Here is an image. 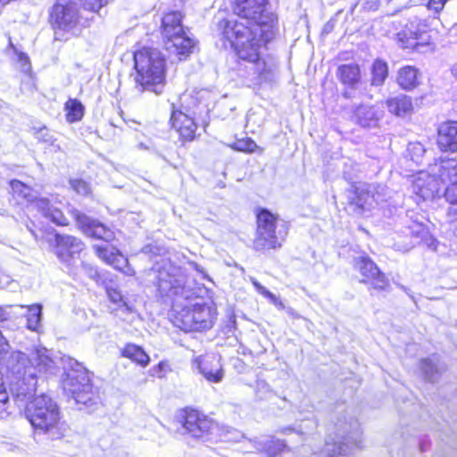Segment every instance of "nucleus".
Segmentation results:
<instances>
[{
    "label": "nucleus",
    "instance_id": "6ab92c4d",
    "mask_svg": "<svg viewBox=\"0 0 457 457\" xmlns=\"http://www.w3.org/2000/svg\"><path fill=\"white\" fill-rule=\"evenodd\" d=\"M385 104L392 115L399 118L410 117L415 111L412 97L405 94L386 98Z\"/></svg>",
    "mask_w": 457,
    "mask_h": 457
},
{
    "label": "nucleus",
    "instance_id": "f8f14e48",
    "mask_svg": "<svg viewBox=\"0 0 457 457\" xmlns=\"http://www.w3.org/2000/svg\"><path fill=\"white\" fill-rule=\"evenodd\" d=\"M163 42L164 49L177 62L187 61L197 49L198 41L187 35V31Z\"/></svg>",
    "mask_w": 457,
    "mask_h": 457
},
{
    "label": "nucleus",
    "instance_id": "f03ea898",
    "mask_svg": "<svg viewBox=\"0 0 457 457\" xmlns=\"http://www.w3.org/2000/svg\"><path fill=\"white\" fill-rule=\"evenodd\" d=\"M133 67L134 81L141 91L161 92L159 87L166 82L167 62L158 49L137 43L133 53Z\"/></svg>",
    "mask_w": 457,
    "mask_h": 457
},
{
    "label": "nucleus",
    "instance_id": "a18cd8bd",
    "mask_svg": "<svg viewBox=\"0 0 457 457\" xmlns=\"http://www.w3.org/2000/svg\"><path fill=\"white\" fill-rule=\"evenodd\" d=\"M379 5H380L379 0H369V1L365 2L364 8L367 11H376V10H378Z\"/></svg>",
    "mask_w": 457,
    "mask_h": 457
},
{
    "label": "nucleus",
    "instance_id": "72a5a7b5",
    "mask_svg": "<svg viewBox=\"0 0 457 457\" xmlns=\"http://www.w3.org/2000/svg\"><path fill=\"white\" fill-rule=\"evenodd\" d=\"M42 307L40 304H32L28 307L26 313L27 328L32 331L37 330L40 325Z\"/></svg>",
    "mask_w": 457,
    "mask_h": 457
},
{
    "label": "nucleus",
    "instance_id": "6e6552de",
    "mask_svg": "<svg viewBox=\"0 0 457 457\" xmlns=\"http://www.w3.org/2000/svg\"><path fill=\"white\" fill-rule=\"evenodd\" d=\"M63 386L80 409L90 411L102 404L99 389L92 383V374L84 368L68 371L63 378Z\"/></svg>",
    "mask_w": 457,
    "mask_h": 457
},
{
    "label": "nucleus",
    "instance_id": "c03bdc74",
    "mask_svg": "<svg viewBox=\"0 0 457 457\" xmlns=\"http://www.w3.org/2000/svg\"><path fill=\"white\" fill-rule=\"evenodd\" d=\"M254 287L256 290L264 297L270 299L272 303H276L277 297L274 294H272L270 291L267 290L264 287H262L258 282L253 283Z\"/></svg>",
    "mask_w": 457,
    "mask_h": 457
},
{
    "label": "nucleus",
    "instance_id": "393cba45",
    "mask_svg": "<svg viewBox=\"0 0 457 457\" xmlns=\"http://www.w3.org/2000/svg\"><path fill=\"white\" fill-rule=\"evenodd\" d=\"M120 355L140 368L147 367L151 361L150 355L146 351L135 343H126L120 350Z\"/></svg>",
    "mask_w": 457,
    "mask_h": 457
},
{
    "label": "nucleus",
    "instance_id": "a878e982",
    "mask_svg": "<svg viewBox=\"0 0 457 457\" xmlns=\"http://www.w3.org/2000/svg\"><path fill=\"white\" fill-rule=\"evenodd\" d=\"M195 332H202L210 329L215 320L214 310L206 304H195L193 306Z\"/></svg>",
    "mask_w": 457,
    "mask_h": 457
},
{
    "label": "nucleus",
    "instance_id": "9d476101",
    "mask_svg": "<svg viewBox=\"0 0 457 457\" xmlns=\"http://www.w3.org/2000/svg\"><path fill=\"white\" fill-rule=\"evenodd\" d=\"M354 268L359 272L360 283L371 292H386L390 288V280L377 263L369 256L361 255L355 259Z\"/></svg>",
    "mask_w": 457,
    "mask_h": 457
},
{
    "label": "nucleus",
    "instance_id": "a19ab883",
    "mask_svg": "<svg viewBox=\"0 0 457 457\" xmlns=\"http://www.w3.org/2000/svg\"><path fill=\"white\" fill-rule=\"evenodd\" d=\"M412 236L419 238L420 242L428 243L429 240L433 239L432 235L430 234L428 228L426 226L420 225L419 230H413Z\"/></svg>",
    "mask_w": 457,
    "mask_h": 457
},
{
    "label": "nucleus",
    "instance_id": "c85d7f7f",
    "mask_svg": "<svg viewBox=\"0 0 457 457\" xmlns=\"http://www.w3.org/2000/svg\"><path fill=\"white\" fill-rule=\"evenodd\" d=\"M372 200L373 195L369 190L355 187L353 189V197L349 200V204L353 206L358 213H363Z\"/></svg>",
    "mask_w": 457,
    "mask_h": 457
},
{
    "label": "nucleus",
    "instance_id": "9b49d317",
    "mask_svg": "<svg viewBox=\"0 0 457 457\" xmlns=\"http://www.w3.org/2000/svg\"><path fill=\"white\" fill-rule=\"evenodd\" d=\"M53 360L48 355L36 353L29 359V364L25 366L24 375L28 374L31 382L26 389H23L24 378L18 384V395L29 397L36 393L37 377L46 374L53 367Z\"/></svg>",
    "mask_w": 457,
    "mask_h": 457
},
{
    "label": "nucleus",
    "instance_id": "8fccbe9b",
    "mask_svg": "<svg viewBox=\"0 0 457 457\" xmlns=\"http://www.w3.org/2000/svg\"><path fill=\"white\" fill-rule=\"evenodd\" d=\"M343 96H344L345 97H346V98H348V97H349L348 94H347V93H345V92L343 94Z\"/></svg>",
    "mask_w": 457,
    "mask_h": 457
},
{
    "label": "nucleus",
    "instance_id": "4be33fe9",
    "mask_svg": "<svg viewBox=\"0 0 457 457\" xmlns=\"http://www.w3.org/2000/svg\"><path fill=\"white\" fill-rule=\"evenodd\" d=\"M94 250L99 259L118 271L124 272L125 268L129 265L128 258L114 246L109 248L104 245H96Z\"/></svg>",
    "mask_w": 457,
    "mask_h": 457
},
{
    "label": "nucleus",
    "instance_id": "7c9ffc66",
    "mask_svg": "<svg viewBox=\"0 0 457 457\" xmlns=\"http://www.w3.org/2000/svg\"><path fill=\"white\" fill-rule=\"evenodd\" d=\"M228 145L230 149H232L235 152H240L248 154L253 153L262 154L263 152V149L260 147L255 143V141L249 137H244L240 138L237 137Z\"/></svg>",
    "mask_w": 457,
    "mask_h": 457
},
{
    "label": "nucleus",
    "instance_id": "aec40b11",
    "mask_svg": "<svg viewBox=\"0 0 457 457\" xmlns=\"http://www.w3.org/2000/svg\"><path fill=\"white\" fill-rule=\"evenodd\" d=\"M155 285L161 295H177L183 289V285L178 276L165 267L157 270Z\"/></svg>",
    "mask_w": 457,
    "mask_h": 457
},
{
    "label": "nucleus",
    "instance_id": "4c0bfd02",
    "mask_svg": "<svg viewBox=\"0 0 457 457\" xmlns=\"http://www.w3.org/2000/svg\"><path fill=\"white\" fill-rule=\"evenodd\" d=\"M151 375L159 378H163L172 371L171 365L168 360H162L151 369Z\"/></svg>",
    "mask_w": 457,
    "mask_h": 457
},
{
    "label": "nucleus",
    "instance_id": "5701e85b",
    "mask_svg": "<svg viewBox=\"0 0 457 457\" xmlns=\"http://www.w3.org/2000/svg\"><path fill=\"white\" fill-rule=\"evenodd\" d=\"M195 363L200 373L211 383H219L224 377V370L219 360L199 356Z\"/></svg>",
    "mask_w": 457,
    "mask_h": 457
},
{
    "label": "nucleus",
    "instance_id": "f704fd0d",
    "mask_svg": "<svg viewBox=\"0 0 457 457\" xmlns=\"http://www.w3.org/2000/svg\"><path fill=\"white\" fill-rule=\"evenodd\" d=\"M69 185L71 190L83 196H87L92 194L90 183L81 178H71L69 179Z\"/></svg>",
    "mask_w": 457,
    "mask_h": 457
},
{
    "label": "nucleus",
    "instance_id": "09e8293b",
    "mask_svg": "<svg viewBox=\"0 0 457 457\" xmlns=\"http://www.w3.org/2000/svg\"><path fill=\"white\" fill-rule=\"evenodd\" d=\"M20 57H21V58H24L26 61H29L28 56H27V55H25V54H21V56H20Z\"/></svg>",
    "mask_w": 457,
    "mask_h": 457
},
{
    "label": "nucleus",
    "instance_id": "2eb2a0df",
    "mask_svg": "<svg viewBox=\"0 0 457 457\" xmlns=\"http://www.w3.org/2000/svg\"><path fill=\"white\" fill-rule=\"evenodd\" d=\"M75 220L78 228L93 238L107 240L112 231L99 221L91 219L80 211L72 208L69 212Z\"/></svg>",
    "mask_w": 457,
    "mask_h": 457
},
{
    "label": "nucleus",
    "instance_id": "1a4fd4ad",
    "mask_svg": "<svg viewBox=\"0 0 457 457\" xmlns=\"http://www.w3.org/2000/svg\"><path fill=\"white\" fill-rule=\"evenodd\" d=\"M175 421L183 429L185 435L202 442L210 440L213 431L218 428L215 420L204 411L193 406L180 408L175 416Z\"/></svg>",
    "mask_w": 457,
    "mask_h": 457
},
{
    "label": "nucleus",
    "instance_id": "de8ad7c7",
    "mask_svg": "<svg viewBox=\"0 0 457 457\" xmlns=\"http://www.w3.org/2000/svg\"><path fill=\"white\" fill-rule=\"evenodd\" d=\"M451 72L453 78L457 80V62L451 68Z\"/></svg>",
    "mask_w": 457,
    "mask_h": 457
},
{
    "label": "nucleus",
    "instance_id": "7ed1b4c3",
    "mask_svg": "<svg viewBox=\"0 0 457 457\" xmlns=\"http://www.w3.org/2000/svg\"><path fill=\"white\" fill-rule=\"evenodd\" d=\"M26 417L35 433L45 435L49 440L64 437L68 426L62 420L57 403L47 395L34 396L27 404Z\"/></svg>",
    "mask_w": 457,
    "mask_h": 457
},
{
    "label": "nucleus",
    "instance_id": "f257e3e1",
    "mask_svg": "<svg viewBox=\"0 0 457 457\" xmlns=\"http://www.w3.org/2000/svg\"><path fill=\"white\" fill-rule=\"evenodd\" d=\"M235 19L218 21L220 39L237 64H250L258 77L271 73L263 52L279 36V16L270 8V0H228Z\"/></svg>",
    "mask_w": 457,
    "mask_h": 457
},
{
    "label": "nucleus",
    "instance_id": "412c9836",
    "mask_svg": "<svg viewBox=\"0 0 457 457\" xmlns=\"http://www.w3.org/2000/svg\"><path fill=\"white\" fill-rule=\"evenodd\" d=\"M338 81L346 88L354 89L361 83V67L356 62L342 63L336 71Z\"/></svg>",
    "mask_w": 457,
    "mask_h": 457
},
{
    "label": "nucleus",
    "instance_id": "a211bd4d",
    "mask_svg": "<svg viewBox=\"0 0 457 457\" xmlns=\"http://www.w3.org/2000/svg\"><path fill=\"white\" fill-rule=\"evenodd\" d=\"M183 19L184 14L180 11H168L162 15L159 28L162 41L186 32Z\"/></svg>",
    "mask_w": 457,
    "mask_h": 457
},
{
    "label": "nucleus",
    "instance_id": "f3484780",
    "mask_svg": "<svg viewBox=\"0 0 457 457\" xmlns=\"http://www.w3.org/2000/svg\"><path fill=\"white\" fill-rule=\"evenodd\" d=\"M438 180L436 176L420 171L411 182L412 192L422 201L432 199L439 191Z\"/></svg>",
    "mask_w": 457,
    "mask_h": 457
},
{
    "label": "nucleus",
    "instance_id": "49530a36",
    "mask_svg": "<svg viewBox=\"0 0 457 457\" xmlns=\"http://www.w3.org/2000/svg\"><path fill=\"white\" fill-rule=\"evenodd\" d=\"M8 320H9L8 312L3 306H0V323L7 321Z\"/></svg>",
    "mask_w": 457,
    "mask_h": 457
},
{
    "label": "nucleus",
    "instance_id": "ea45409f",
    "mask_svg": "<svg viewBox=\"0 0 457 457\" xmlns=\"http://www.w3.org/2000/svg\"><path fill=\"white\" fill-rule=\"evenodd\" d=\"M444 196L451 204H457V181L447 186Z\"/></svg>",
    "mask_w": 457,
    "mask_h": 457
},
{
    "label": "nucleus",
    "instance_id": "4468645a",
    "mask_svg": "<svg viewBox=\"0 0 457 457\" xmlns=\"http://www.w3.org/2000/svg\"><path fill=\"white\" fill-rule=\"evenodd\" d=\"M49 232L54 233V253L61 261L68 262L75 254H79L82 252L84 243L79 238L71 235L60 234L54 229Z\"/></svg>",
    "mask_w": 457,
    "mask_h": 457
},
{
    "label": "nucleus",
    "instance_id": "b1692460",
    "mask_svg": "<svg viewBox=\"0 0 457 457\" xmlns=\"http://www.w3.org/2000/svg\"><path fill=\"white\" fill-rule=\"evenodd\" d=\"M421 72L413 65H404L396 73V83L404 91H412L420 84Z\"/></svg>",
    "mask_w": 457,
    "mask_h": 457
},
{
    "label": "nucleus",
    "instance_id": "c756f323",
    "mask_svg": "<svg viewBox=\"0 0 457 457\" xmlns=\"http://www.w3.org/2000/svg\"><path fill=\"white\" fill-rule=\"evenodd\" d=\"M65 119L69 123L80 121L85 114V107L77 98H69L64 103Z\"/></svg>",
    "mask_w": 457,
    "mask_h": 457
},
{
    "label": "nucleus",
    "instance_id": "cd10ccee",
    "mask_svg": "<svg viewBox=\"0 0 457 457\" xmlns=\"http://www.w3.org/2000/svg\"><path fill=\"white\" fill-rule=\"evenodd\" d=\"M172 322L175 327L186 333L195 332L193 306L178 311L173 316Z\"/></svg>",
    "mask_w": 457,
    "mask_h": 457
},
{
    "label": "nucleus",
    "instance_id": "dca6fc26",
    "mask_svg": "<svg viewBox=\"0 0 457 457\" xmlns=\"http://www.w3.org/2000/svg\"><path fill=\"white\" fill-rule=\"evenodd\" d=\"M436 144L441 153L457 152V121L445 120L436 129Z\"/></svg>",
    "mask_w": 457,
    "mask_h": 457
},
{
    "label": "nucleus",
    "instance_id": "c9c22d12",
    "mask_svg": "<svg viewBox=\"0 0 457 457\" xmlns=\"http://www.w3.org/2000/svg\"><path fill=\"white\" fill-rule=\"evenodd\" d=\"M78 4L80 12L99 14L101 9L108 4V0H79Z\"/></svg>",
    "mask_w": 457,
    "mask_h": 457
},
{
    "label": "nucleus",
    "instance_id": "423d86ee",
    "mask_svg": "<svg viewBox=\"0 0 457 457\" xmlns=\"http://www.w3.org/2000/svg\"><path fill=\"white\" fill-rule=\"evenodd\" d=\"M437 35L438 30L427 19H415L398 31L395 38L402 49L424 54L435 50Z\"/></svg>",
    "mask_w": 457,
    "mask_h": 457
},
{
    "label": "nucleus",
    "instance_id": "0eeeda50",
    "mask_svg": "<svg viewBox=\"0 0 457 457\" xmlns=\"http://www.w3.org/2000/svg\"><path fill=\"white\" fill-rule=\"evenodd\" d=\"M254 215L253 250L259 253H265L280 249L287 238V231L286 230L283 234L277 232L279 215L264 207H257L254 210Z\"/></svg>",
    "mask_w": 457,
    "mask_h": 457
},
{
    "label": "nucleus",
    "instance_id": "58836bf2",
    "mask_svg": "<svg viewBox=\"0 0 457 457\" xmlns=\"http://www.w3.org/2000/svg\"><path fill=\"white\" fill-rule=\"evenodd\" d=\"M449 1L450 0H428L426 3V8L434 14L439 15L444 11Z\"/></svg>",
    "mask_w": 457,
    "mask_h": 457
},
{
    "label": "nucleus",
    "instance_id": "bb28decb",
    "mask_svg": "<svg viewBox=\"0 0 457 457\" xmlns=\"http://www.w3.org/2000/svg\"><path fill=\"white\" fill-rule=\"evenodd\" d=\"M353 120L361 127H370L375 125L378 117L373 106L358 105L353 111Z\"/></svg>",
    "mask_w": 457,
    "mask_h": 457
},
{
    "label": "nucleus",
    "instance_id": "20e7f679",
    "mask_svg": "<svg viewBox=\"0 0 457 457\" xmlns=\"http://www.w3.org/2000/svg\"><path fill=\"white\" fill-rule=\"evenodd\" d=\"M206 109V104L196 95H189L186 104L171 110L170 128L178 134L179 141L182 145L191 143L200 137L196 114Z\"/></svg>",
    "mask_w": 457,
    "mask_h": 457
},
{
    "label": "nucleus",
    "instance_id": "79ce46f5",
    "mask_svg": "<svg viewBox=\"0 0 457 457\" xmlns=\"http://www.w3.org/2000/svg\"><path fill=\"white\" fill-rule=\"evenodd\" d=\"M11 187L15 193H18L19 195L22 194L24 198L27 197L26 191H29L30 189L26 184L20 180H12Z\"/></svg>",
    "mask_w": 457,
    "mask_h": 457
},
{
    "label": "nucleus",
    "instance_id": "37998d69",
    "mask_svg": "<svg viewBox=\"0 0 457 457\" xmlns=\"http://www.w3.org/2000/svg\"><path fill=\"white\" fill-rule=\"evenodd\" d=\"M10 349L9 341L0 330V360L4 359L9 353Z\"/></svg>",
    "mask_w": 457,
    "mask_h": 457
},
{
    "label": "nucleus",
    "instance_id": "ddd939ff",
    "mask_svg": "<svg viewBox=\"0 0 457 457\" xmlns=\"http://www.w3.org/2000/svg\"><path fill=\"white\" fill-rule=\"evenodd\" d=\"M37 212L43 218L57 227H68L71 223L65 214L66 205L61 201L53 202L46 197H39L33 200Z\"/></svg>",
    "mask_w": 457,
    "mask_h": 457
},
{
    "label": "nucleus",
    "instance_id": "3c124183",
    "mask_svg": "<svg viewBox=\"0 0 457 457\" xmlns=\"http://www.w3.org/2000/svg\"><path fill=\"white\" fill-rule=\"evenodd\" d=\"M32 233L34 234V237L37 238V234L35 233V231H32Z\"/></svg>",
    "mask_w": 457,
    "mask_h": 457
},
{
    "label": "nucleus",
    "instance_id": "e433bc0d",
    "mask_svg": "<svg viewBox=\"0 0 457 457\" xmlns=\"http://www.w3.org/2000/svg\"><path fill=\"white\" fill-rule=\"evenodd\" d=\"M9 395L3 376L0 374V419L8 414Z\"/></svg>",
    "mask_w": 457,
    "mask_h": 457
},
{
    "label": "nucleus",
    "instance_id": "39448f33",
    "mask_svg": "<svg viewBox=\"0 0 457 457\" xmlns=\"http://www.w3.org/2000/svg\"><path fill=\"white\" fill-rule=\"evenodd\" d=\"M92 21V18L82 17L76 0H54L48 10L47 22L55 37L87 28Z\"/></svg>",
    "mask_w": 457,
    "mask_h": 457
},
{
    "label": "nucleus",
    "instance_id": "473e14b6",
    "mask_svg": "<svg viewBox=\"0 0 457 457\" xmlns=\"http://www.w3.org/2000/svg\"><path fill=\"white\" fill-rule=\"evenodd\" d=\"M105 293L107 295L109 301L116 306L114 309L115 311L125 310L128 312H131V308L128 304L127 301L124 299L120 289H118L117 287L106 286Z\"/></svg>",
    "mask_w": 457,
    "mask_h": 457
},
{
    "label": "nucleus",
    "instance_id": "2f4dec72",
    "mask_svg": "<svg viewBox=\"0 0 457 457\" xmlns=\"http://www.w3.org/2000/svg\"><path fill=\"white\" fill-rule=\"evenodd\" d=\"M372 86H382L388 77V65L386 61L376 59L370 68Z\"/></svg>",
    "mask_w": 457,
    "mask_h": 457
}]
</instances>
